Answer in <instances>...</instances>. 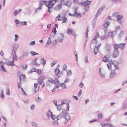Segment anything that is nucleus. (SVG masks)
Wrapping results in <instances>:
<instances>
[{"mask_svg": "<svg viewBox=\"0 0 127 127\" xmlns=\"http://www.w3.org/2000/svg\"><path fill=\"white\" fill-rule=\"evenodd\" d=\"M91 3V1L87 0L86 1L79 3V5H82L84 6V9L86 11H87L89 8V5Z\"/></svg>", "mask_w": 127, "mask_h": 127, "instance_id": "f257e3e1", "label": "nucleus"}, {"mask_svg": "<svg viewBox=\"0 0 127 127\" xmlns=\"http://www.w3.org/2000/svg\"><path fill=\"white\" fill-rule=\"evenodd\" d=\"M53 0H50L48 2V4L45 3V5L48 8V12L49 13L51 12L50 11V9L52 8L54 5V3H52Z\"/></svg>", "mask_w": 127, "mask_h": 127, "instance_id": "f03ea898", "label": "nucleus"}, {"mask_svg": "<svg viewBox=\"0 0 127 127\" xmlns=\"http://www.w3.org/2000/svg\"><path fill=\"white\" fill-rule=\"evenodd\" d=\"M61 114H62L64 116V118L66 120L68 121L71 119V117L69 114H67L66 110L65 109H63Z\"/></svg>", "mask_w": 127, "mask_h": 127, "instance_id": "7ed1b4c3", "label": "nucleus"}, {"mask_svg": "<svg viewBox=\"0 0 127 127\" xmlns=\"http://www.w3.org/2000/svg\"><path fill=\"white\" fill-rule=\"evenodd\" d=\"M73 8L74 9V12L73 14H72V16H73L78 18L79 17H81V15L80 13H78L77 11V10L78 9V7H74Z\"/></svg>", "mask_w": 127, "mask_h": 127, "instance_id": "20e7f679", "label": "nucleus"}, {"mask_svg": "<svg viewBox=\"0 0 127 127\" xmlns=\"http://www.w3.org/2000/svg\"><path fill=\"white\" fill-rule=\"evenodd\" d=\"M105 6L104 5L102 6L100 8L97 12L96 14L95 15V17H97L100 15L102 13L103 10L105 8Z\"/></svg>", "mask_w": 127, "mask_h": 127, "instance_id": "39448f33", "label": "nucleus"}, {"mask_svg": "<svg viewBox=\"0 0 127 127\" xmlns=\"http://www.w3.org/2000/svg\"><path fill=\"white\" fill-rule=\"evenodd\" d=\"M19 47V45L17 43H15L12 45V52H16L17 49Z\"/></svg>", "mask_w": 127, "mask_h": 127, "instance_id": "423d86ee", "label": "nucleus"}, {"mask_svg": "<svg viewBox=\"0 0 127 127\" xmlns=\"http://www.w3.org/2000/svg\"><path fill=\"white\" fill-rule=\"evenodd\" d=\"M69 80V79L68 78H66L64 81V82L61 83L60 84V86L62 87L63 89L66 88V86L65 83L68 82Z\"/></svg>", "mask_w": 127, "mask_h": 127, "instance_id": "0eeeda50", "label": "nucleus"}, {"mask_svg": "<svg viewBox=\"0 0 127 127\" xmlns=\"http://www.w3.org/2000/svg\"><path fill=\"white\" fill-rule=\"evenodd\" d=\"M59 65H58L57 67V68L55 69L54 72L56 75L57 76L58 78H59L60 77V76H59V73L60 72V70L59 68Z\"/></svg>", "mask_w": 127, "mask_h": 127, "instance_id": "6e6552de", "label": "nucleus"}, {"mask_svg": "<svg viewBox=\"0 0 127 127\" xmlns=\"http://www.w3.org/2000/svg\"><path fill=\"white\" fill-rule=\"evenodd\" d=\"M60 37H58L57 39L59 42H62L64 38V35L63 33H60Z\"/></svg>", "mask_w": 127, "mask_h": 127, "instance_id": "1a4fd4ad", "label": "nucleus"}, {"mask_svg": "<svg viewBox=\"0 0 127 127\" xmlns=\"http://www.w3.org/2000/svg\"><path fill=\"white\" fill-rule=\"evenodd\" d=\"M12 54L13 56L12 58V61L14 62L15 61H17L18 60L17 57L16 55V52H12Z\"/></svg>", "mask_w": 127, "mask_h": 127, "instance_id": "9d476101", "label": "nucleus"}, {"mask_svg": "<svg viewBox=\"0 0 127 127\" xmlns=\"http://www.w3.org/2000/svg\"><path fill=\"white\" fill-rule=\"evenodd\" d=\"M0 64L1 66V68L0 69V70H2L3 72H6V71L5 70L4 66V63L2 61H0Z\"/></svg>", "mask_w": 127, "mask_h": 127, "instance_id": "9b49d317", "label": "nucleus"}, {"mask_svg": "<svg viewBox=\"0 0 127 127\" xmlns=\"http://www.w3.org/2000/svg\"><path fill=\"white\" fill-rule=\"evenodd\" d=\"M105 48L106 50L108 52H109L111 49V46L110 44L107 43L105 44Z\"/></svg>", "mask_w": 127, "mask_h": 127, "instance_id": "f8f14e48", "label": "nucleus"}, {"mask_svg": "<svg viewBox=\"0 0 127 127\" xmlns=\"http://www.w3.org/2000/svg\"><path fill=\"white\" fill-rule=\"evenodd\" d=\"M43 79L44 77L43 76L39 77L38 80V83L40 84H41L43 82Z\"/></svg>", "mask_w": 127, "mask_h": 127, "instance_id": "ddd939ff", "label": "nucleus"}, {"mask_svg": "<svg viewBox=\"0 0 127 127\" xmlns=\"http://www.w3.org/2000/svg\"><path fill=\"white\" fill-rule=\"evenodd\" d=\"M116 34V31H114L113 32H109L108 34V36L109 37H110L112 38H113V34L115 35Z\"/></svg>", "mask_w": 127, "mask_h": 127, "instance_id": "4468645a", "label": "nucleus"}, {"mask_svg": "<svg viewBox=\"0 0 127 127\" xmlns=\"http://www.w3.org/2000/svg\"><path fill=\"white\" fill-rule=\"evenodd\" d=\"M116 74V71L115 70H111V72L110 75V78H113Z\"/></svg>", "mask_w": 127, "mask_h": 127, "instance_id": "2eb2a0df", "label": "nucleus"}, {"mask_svg": "<svg viewBox=\"0 0 127 127\" xmlns=\"http://www.w3.org/2000/svg\"><path fill=\"white\" fill-rule=\"evenodd\" d=\"M62 8L61 4H59L54 8V9L56 10H59Z\"/></svg>", "mask_w": 127, "mask_h": 127, "instance_id": "dca6fc26", "label": "nucleus"}, {"mask_svg": "<svg viewBox=\"0 0 127 127\" xmlns=\"http://www.w3.org/2000/svg\"><path fill=\"white\" fill-rule=\"evenodd\" d=\"M119 54V52L118 50H114L113 55V57L114 58H115L117 57Z\"/></svg>", "mask_w": 127, "mask_h": 127, "instance_id": "f3484780", "label": "nucleus"}, {"mask_svg": "<svg viewBox=\"0 0 127 127\" xmlns=\"http://www.w3.org/2000/svg\"><path fill=\"white\" fill-rule=\"evenodd\" d=\"M96 17H95H95L93 20L92 22V24L93 28H94L95 27V23L97 19Z\"/></svg>", "mask_w": 127, "mask_h": 127, "instance_id": "a211bd4d", "label": "nucleus"}, {"mask_svg": "<svg viewBox=\"0 0 127 127\" xmlns=\"http://www.w3.org/2000/svg\"><path fill=\"white\" fill-rule=\"evenodd\" d=\"M5 64L7 65L8 66L11 65L12 66H13L15 65L14 63V62L12 61H10L6 62Z\"/></svg>", "mask_w": 127, "mask_h": 127, "instance_id": "6ab92c4d", "label": "nucleus"}, {"mask_svg": "<svg viewBox=\"0 0 127 127\" xmlns=\"http://www.w3.org/2000/svg\"><path fill=\"white\" fill-rule=\"evenodd\" d=\"M66 100H62L61 101V104L62 105L64 104H67V106H66V108L67 109V110L68 111H69V105L68 104H66L65 102V101Z\"/></svg>", "mask_w": 127, "mask_h": 127, "instance_id": "aec40b11", "label": "nucleus"}, {"mask_svg": "<svg viewBox=\"0 0 127 127\" xmlns=\"http://www.w3.org/2000/svg\"><path fill=\"white\" fill-rule=\"evenodd\" d=\"M52 43L51 41L50 37H49L47 39V42L46 45V47H47V46L49 45Z\"/></svg>", "mask_w": 127, "mask_h": 127, "instance_id": "412c9836", "label": "nucleus"}, {"mask_svg": "<svg viewBox=\"0 0 127 127\" xmlns=\"http://www.w3.org/2000/svg\"><path fill=\"white\" fill-rule=\"evenodd\" d=\"M21 10L22 9H19V11L16 10H15L13 13V15L14 16H16L17 14L20 13Z\"/></svg>", "mask_w": 127, "mask_h": 127, "instance_id": "4be33fe9", "label": "nucleus"}, {"mask_svg": "<svg viewBox=\"0 0 127 127\" xmlns=\"http://www.w3.org/2000/svg\"><path fill=\"white\" fill-rule=\"evenodd\" d=\"M40 61L41 62H42V64L44 65L46 63V61L43 58H42L40 59Z\"/></svg>", "mask_w": 127, "mask_h": 127, "instance_id": "5701e85b", "label": "nucleus"}, {"mask_svg": "<svg viewBox=\"0 0 127 127\" xmlns=\"http://www.w3.org/2000/svg\"><path fill=\"white\" fill-rule=\"evenodd\" d=\"M63 118H64V116L61 113L57 117V120H59Z\"/></svg>", "mask_w": 127, "mask_h": 127, "instance_id": "b1692460", "label": "nucleus"}, {"mask_svg": "<svg viewBox=\"0 0 127 127\" xmlns=\"http://www.w3.org/2000/svg\"><path fill=\"white\" fill-rule=\"evenodd\" d=\"M98 48L97 46H95L94 48V52L95 55H96L98 52Z\"/></svg>", "mask_w": 127, "mask_h": 127, "instance_id": "393cba45", "label": "nucleus"}, {"mask_svg": "<svg viewBox=\"0 0 127 127\" xmlns=\"http://www.w3.org/2000/svg\"><path fill=\"white\" fill-rule=\"evenodd\" d=\"M125 43H121L119 44V48H121V49L123 50L124 49L125 46Z\"/></svg>", "mask_w": 127, "mask_h": 127, "instance_id": "a878e982", "label": "nucleus"}, {"mask_svg": "<svg viewBox=\"0 0 127 127\" xmlns=\"http://www.w3.org/2000/svg\"><path fill=\"white\" fill-rule=\"evenodd\" d=\"M52 114V113L49 110H48L46 113L47 116L48 118L50 117Z\"/></svg>", "mask_w": 127, "mask_h": 127, "instance_id": "bb28decb", "label": "nucleus"}, {"mask_svg": "<svg viewBox=\"0 0 127 127\" xmlns=\"http://www.w3.org/2000/svg\"><path fill=\"white\" fill-rule=\"evenodd\" d=\"M38 60L37 58H36L34 59L33 62L34 65H36L37 66H39L40 65V64L37 63V61Z\"/></svg>", "mask_w": 127, "mask_h": 127, "instance_id": "cd10ccee", "label": "nucleus"}, {"mask_svg": "<svg viewBox=\"0 0 127 127\" xmlns=\"http://www.w3.org/2000/svg\"><path fill=\"white\" fill-rule=\"evenodd\" d=\"M110 22H107L104 24L103 26L105 28H106L109 25Z\"/></svg>", "mask_w": 127, "mask_h": 127, "instance_id": "c85d7f7f", "label": "nucleus"}, {"mask_svg": "<svg viewBox=\"0 0 127 127\" xmlns=\"http://www.w3.org/2000/svg\"><path fill=\"white\" fill-rule=\"evenodd\" d=\"M116 16L118 20H121L123 18L122 16L120 15H116Z\"/></svg>", "mask_w": 127, "mask_h": 127, "instance_id": "c756f323", "label": "nucleus"}, {"mask_svg": "<svg viewBox=\"0 0 127 127\" xmlns=\"http://www.w3.org/2000/svg\"><path fill=\"white\" fill-rule=\"evenodd\" d=\"M114 50H118V49L119 48V44H115L114 45Z\"/></svg>", "mask_w": 127, "mask_h": 127, "instance_id": "7c9ffc66", "label": "nucleus"}, {"mask_svg": "<svg viewBox=\"0 0 127 127\" xmlns=\"http://www.w3.org/2000/svg\"><path fill=\"white\" fill-rule=\"evenodd\" d=\"M0 97V98H3V99H4V97L3 91V90H1V91Z\"/></svg>", "mask_w": 127, "mask_h": 127, "instance_id": "2f4dec72", "label": "nucleus"}, {"mask_svg": "<svg viewBox=\"0 0 127 127\" xmlns=\"http://www.w3.org/2000/svg\"><path fill=\"white\" fill-rule=\"evenodd\" d=\"M102 61L104 62H109L108 59L106 57V56H104L102 59Z\"/></svg>", "mask_w": 127, "mask_h": 127, "instance_id": "473e14b6", "label": "nucleus"}, {"mask_svg": "<svg viewBox=\"0 0 127 127\" xmlns=\"http://www.w3.org/2000/svg\"><path fill=\"white\" fill-rule=\"evenodd\" d=\"M42 100V99L39 97H38L37 98H35V101L37 102H39L40 101Z\"/></svg>", "mask_w": 127, "mask_h": 127, "instance_id": "72a5a7b5", "label": "nucleus"}, {"mask_svg": "<svg viewBox=\"0 0 127 127\" xmlns=\"http://www.w3.org/2000/svg\"><path fill=\"white\" fill-rule=\"evenodd\" d=\"M28 67V65L26 64H23L22 66V68L23 69H26Z\"/></svg>", "mask_w": 127, "mask_h": 127, "instance_id": "f704fd0d", "label": "nucleus"}, {"mask_svg": "<svg viewBox=\"0 0 127 127\" xmlns=\"http://www.w3.org/2000/svg\"><path fill=\"white\" fill-rule=\"evenodd\" d=\"M21 89L22 91V93L23 95H27V94L24 91L23 89V88H21Z\"/></svg>", "mask_w": 127, "mask_h": 127, "instance_id": "c9c22d12", "label": "nucleus"}, {"mask_svg": "<svg viewBox=\"0 0 127 127\" xmlns=\"http://www.w3.org/2000/svg\"><path fill=\"white\" fill-rule=\"evenodd\" d=\"M99 74L102 77L104 78L105 76L104 75L102 74L101 72V70H100V68H99Z\"/></svg>", "mask_w": 127, "mask_h": 127, "instance_id": "e433bc0d", "label": "nucleus"}, {"mask_svg": "<svg viewBox=\"0 0 127 127\" xmlns=\"http://www.w3.org/2000/svg\"><path fill=\"white\" fill-rule=\"evenodd\" d=\"M30 53L32 56H35L38 55V53H36L33 51H31Z\"/></svg>", "mask_w": 127, "mask_h": 127, "instance_id": "4c0bfd02", "label": "nucleus"}, {"mask_svg": "<svg viewBox=\"0 0 127 127\" xmlns=\"http://www.w3.org/2000/svg\"><path fill=\"white\" fill-rule=\"evenodd\" d=\"M31 124L32 126L34 127H37L38 126V125L36 123L33 122H32Z\"/></svg>", "mask_w": 127, "mask_h": 127, "instance_id": "58836bf2", "label": "nucleus"}, {"mask_svg": "<svg viewBox=\"0 0 127 127\" xmlns=\"http://www.w3.org/2000/svg\"><path fill=\"white\" fill-rule=\"evenodd\" d=\"M47 2V1L46 0H41L39 1V5L41 4V6Z\"/></svg>", "mask_w": 127, "mask_h": 127, "instance_id": "ea45409f", "label": "nucleus"}, {"mask_svg": "<svg viewBox=\"0 0 127 127\" xmlns=\"http://www.w3.org/2000/svg\"><path fill=\"white\" fill-rule=\"evenodd\" d=\"M48 81V82L52 83L53 84L55 82H54V80L52 78H50L49 79Z\"/></svg>", "mask_w": 127, "mask_h": 127, "instance_id": "a19ab883", "label": "nucleus"}, {"mask_svg": "<svg viewBox=\"0 0 127 127\" xmlns=\"http://www.w3.org/2000/svg\"><path fill=\"white\" fill-rule=\"evenodd\" d=\"M106 36L105 35H102L100 37V38L101 39L103 40L106 39Z\"/></svg>", "mask_w": 127, "mask_h": 127, "instance_id": "79ce46f5", "label": "nucleus"}, {"mask_svg": "<svg viewBox=\"0 0 127 127\" xmlns=\"http://www.w3.org/2000/svg\"><path fill=\"white\" fill-rule=\"evenodd\" d=\"M67 33L68 34H71V30L68 29L67 30Z\"/></svg>", "mask_w": 127, "mask_h": 127, "instance_id": "37998d69", "label": "nucleus"}, {"mask_svg": "<svg viewBox=\"0 0 127 127\" xmlns=\"http://www.w3.org/2000/svg\"><path fill=\"white\" fill-rule=\"evenodd\" d=\"M123 107L124 109L127 108V102L126 103H124L123 104Z\"/></svg>", "mask_w": 127, "mask_h": 127, "instance_id": "c03bdc74", "label": "nucleus"}, {"mask_svg": "<svg viewBox=\"0 0 127 127\" xmlns=\"http://www.w3.org/2000/svg\"><path fill=\"white\" fill-rule=\"evenodd\" d=\"M58 120H55L53 121L52 122V124L55 125H58Z\"/></svg>", "mask_w": 127, "mask_h": 127, "instance_id": "a18cd8bd", "label": "nucleus"}, {"mask_svg": "<svg viewBox=\"0 0 127 127\" xmlns=\"http://www.w3.org/2000/svg\"><path fill=\"white\" fill-rule=\"evenodd\" d=\"M67 76H69L71 74V70H69L67 71Z\"/></svg>", "mask_w": 127, "mask_h": 127, "instance_id": "49530a36", "label": "nucleus"}, {"mask_svg": "<svg viewBox=\"0 0 127 127\" xmlns=\"http://www.w3.org/2000/svg\"><path fill=\"white\" fill-rule=\"evenodd\" d=\"M15 39L14 40L15 41H17L19 38V36L17 34H15Z\"/></svg>", "mask_w": 127, "mask_h": 127, "instance_id": "de8ad7c7", "label": "nucleus"}, {"mask_svg": "<svg viewBox=\"0 0 127 127\" xmlns=\"http://www.w3.org/2000/svg\"><path fill=\"white\" fill-rule=\"evenodd\" d=\"M124 33V31H123L122 30L120 33L119 35V37H121L123 35V34Z\"/></svg>", "mask_w": 127, "mask_h": 127, "instance_id": "09e8293b", "label": "nucleus"}, {"mask_svg": "<svg viewBox=\"0 0 127 127\" xmlns=\"http://www.w3.org/2000/svg\"><path fill=\"white\" fill-rule=\"evenodd\" d=\"M54 82H55V83H54L53 84H58L59 83V80H58V79L55 78V79L54 80Z\"/></svg>", "mask_w": 127, "mask_h": 127, "instance_id": "8fccbe9b", "label": "nucleus"}, {"mask_svg": "<svg viewBox=\"0 0 127 127\" xmlns=\"http://www.w3.org/2000/svg\"><path fill=\"white\" fill-rule=\"evenodd\" d=\"M107 124H108V123H101V125L102 127L104 126L106 127Z\"/></svg>", "mask_w": 127, "mask_h": 127, "instance_id": "3c124183", "label": "nucleus"}, {"mask_svg": "<svg viewBox=\"0 0 127 127\" xmlns=\"http://www.w3.org/2000/svg\"><path fill=\"white\" fill-rule=\"evenodd\" d=\"M67 68V66L66 64H65L62 67L63 70H65Z\"/></svg>", "mask_w": 127, "mask_h": 127, "instance_id": "603ef678", "label": "nucleus"}, {"mask_svg": "<svg viewBox=\"0 0 127 127\" xmlns=\"http://www.w3.org/2000/svg\"><path fill=\"white\" fill-rule=\"evenodd\" d=\"M89 32L88 28H87L86 29V31L85 33V35L86 36V38H87L88 37V32Z\"/></svg>", "mask_w": 127, "mask_h": 127, "instance_id": "864d4df0", "label": "nucleus"}, {"mask_svg": "<svg viewBox=\"0 0 127 127\" xmlns=\"http://www.w3.org/2000/svg\"><path fill=\"white\" fill-rule=\"evenodd\" d=\"M107 66L108 69L109 70L111 69V64H107Z\"/></svg>", "mask_w": 127, "mask_h": 127, "instance_id": "5fc2aeb1", "label": "nucleus"}, {"mask_svg": "<svg viewBox=\"0 0 127 127\" xmlns=\"http://www.w3.org/2000/svg\"><path fill=\"white\" fill-rule=\"evenodd\" d=\"M97 38L95 37L93 39V41L92 42L93 43H97V41H96Z\"/></svg>", "mask_w": 127, "mask_h": 127, "instance_id": "6e6d98bb", "label": "nucleus"}, {"mask_svg": "<svg viewBox=\"0 0 127 127\" xmlns=\"http://www.w3.org/2000/svg\"><path fill=\"white\" fill-rule=\"evenodd\" d=\"M82 90H80L77 95V96L78 97H79L80 96L81 94H82Z\"/></svg>", "mask_w": 127, "mask_h": 127, "instance_id": "4d7b16f0", "label": "nucleus"}, {"mask_svg": "<svg viewBox=\"0 0 127 127\" xmlns=\"http://www.w3.org/2000/svg\"><path fill=\"white\" fill-rule=\"evenodd\" d=\"M57 61H53L51 63V66H53L54 65H55L57 63Z\"/></svg>", "mask_w": 127, "mask_h": 127, "instance_id": "13d9d810", "label": "nucleus"}, {"mask_svg": "<svg viewBox=\"0 0 127 127\" xmlns=\"http://www.w3.org/2000/svg\"><path fill=\"white\" fill-rule=\"evenodd\" d=\"M57 117L56 115H53V114L51 116V117L53 120H54L56 118H57Z\"/></svg>", "mask_w": 127, "mask_h": 127, "instance_id": "bf43d9fd", "label": "nucleus"}, {"mask_svg": "<svg viewBox=\"0 0 127 127\" xmlns=\"http://www.w3.org/2000/svg\"><path fill=\"white\" fill-rule=\"evenodd\" d=\"M57 42L56 39H55L54 41H53L52 44V45H54V46H55V45L57 43Z\"/></svg>", "mask_w": 127, "mask_h": 127, "instance_id": "052dcab7", "label": "nucleus"}, {"mask_svg": "<svg viewBox=\"0 0 127 127\" xmlns=\"http://www.w3.org/2000/svg\"><path fill=\"white\" fill-rule=\"evenodd\" d=\"M6 94L7 95H10L9 90L8 89H6Z\"/></svg>", "mask_w": 127, "mask_h": 127, "instance_id": "680f3d73", "label": "nucleus"}, {"mask_svg": "<svg viewBox=\"0 0 127 127\" xmlns=\"http://www.w3.org/2000/svg\"><path fill=\"white\" fill-rule=\"evenodd\" d=\"M37 85H38V83H35L34 84V88H35V89H34V91H35L34 92L35 93L37 91H36L35 89L37 87Z\"/></svg>", "mask_w": 127, "mask_h": 127, "instance_id": "e2e57ef3", "label": "nucleus"}, {"mask_svg": "<svg viewBox=\"0 0 127 127\" xmlns=\"http://www.w3.org/2000/svg\"><path fill=\"white\" fill-rule=\"evenodd\" d=\"M20 24L23 25H27V23L26 21H24L20 22Z\"/></svg>", "mask_w": 127, "mask_h": 127, "instance_id": "0e129e2a", "label": "nucleus"}, {"mask_svg": "<svg viewBox=\"0 0 127 127\" xmlns=\"http://www.w3.org/2000/svg\"><path fill=\"white\" fill-rule=\"evenodd\" d=\"M35 44V41H32L30 43V45H33Z\"/></svg>", "mask_w": 127, "mask_h": 127, "instance_id": "69168bd1", "label": "nucleus"}, {"mask_svg": "<svg viewBox=\"0 0 127 127\" xmlns=\"http://www.w3.org/2000/svg\"><path fill=\"white\" fill-rule=\"evenodd\" d=\"M111 56V54L109 53L106 55H105V56H106V58H107L108 59L109 58H110Z\"/></svg>", "mask_w": 127, "mask_h": 127, "instance_id": "338daca9", "label": "nucleus"}, {"mask_svg": "<svg viewBox=\"0 0 127 127\" xmlns=\"http://www.w3.org/2000/svg\"><path fill=\"white\" fill-rule=\"evenodd\" d=\"M106 127H114L112 124L109 123H108Z\"/></svg>", "mask_w": 127, "mask_h": 127, "instance_id": "774afa93", "label": "nucleus"}]
</instances>
